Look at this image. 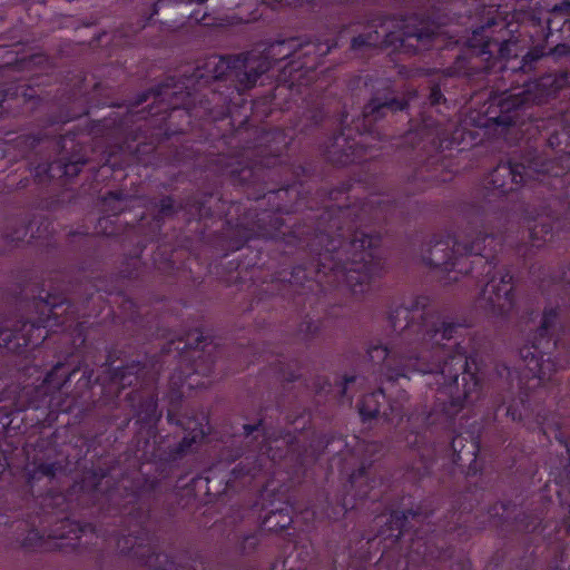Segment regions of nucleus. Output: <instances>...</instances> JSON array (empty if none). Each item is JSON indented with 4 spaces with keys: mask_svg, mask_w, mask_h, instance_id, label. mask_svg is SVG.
<instances>
[{
    "mask_svg": "<svg viewBox=\"0 0 570 570\" xmlns=\"http://www.w3.org/2000/svg\"><path fill=\"white\" fill-rule=\"evenodd\" d=\"M415 37L417 38V40H421L422 39V33H417V35H415Z\"/></svg>",
    "mask_w": 570,
    "mask_h": 570,
    "instance_id": "obj_29",
    "label": "nucleus"
},
{
    "mask_svg": "<svg viewBox=\"0 0 570 570\" xmlns=\"http://www.w3.org/2000/svg\"><path fill=\"white\" fill-rule=\"evenodd\" d=\"M391 411L399 413L401 411V407L399 405L397 406L391 405Z\"/></svg>",
    "mask_w": 570,
    "mask_h": 570,
    "instance_id": "obj_27",
    "label": "nucleus"
},
{
    "mask_svg": "<svg viewBox=\"0 0 570 570\" xmlns=\"http://www.w3.org/2000/svg\"><path fill=\"white\" fill-rule=\"evenodd\" d=\"M114 199H118L117 195L110 194V197L106 199V202H111Z\"/></svg>",
    "mask_w": 570,
    "mask_h": 570,
    "instance_id": "obj_28",
    "label": "nucleus"
},
{
    "mask_svg": "<svg viewBox=\"0 0 570 570\" xmlns=\"http://www.w3.org/2000/svg\"><path fill=\"white\" fill-rule=\"evenodd\" d=\"M498 122L499 124H503V125H508V124H510V118L501 116V117H499V121Z\"/></svg>",
    "mask_w": 570,
    "mask_h": 570,
    "instance_id": "obj_25",
    "label": "nucleus"
},
{
    "mask_svg": "<svg viewBox=\"0 0 570 570\" xmlns=\"http://www.w3.org/2000/svg\"><path fill=\"white\" fill-rule=\"evenodd\" d=\"M186 429L189 430V434L186 435L183 440V448H190L193 443H196L203 440L206 435L205 425L203 422H194L188 421L186 423Z\"/></svg>",
    "mask_w": 570,
    "mask_h": 570,
    "instance_id": "obj_15",
    "label": "nucleus"
},
{
    "mask_svg": "<svg viewBox=\"0 0 570 570\" xmlns=\"http://www.w3.org/2000/svg\"><path fill=\"white\" fill-rule=\"evenodd\" d=\"M542 232V228L541 229H538V226H535L532 230V235L533 237H537L540 233Z\"/></svg>",
    "mask_w": 570,
    "mask_h": 570,
    "instance_id": "obj_26",
    "label": "nucleus"
},
{
    "mask_svg": "<svg viewBox=\"0 0 570 570\" xmlns=\"http://www.w3.org/2000/svg\"><path fill=\"white\" fill-rule=\"evenodd\" d=\"M483 247L479 242H473L471 245L456 243L451 238L435 242L429 249L428 256L424 257L426 264L443 268L444 271H452L460 265V259L456 256L465 254H481Z\"/></svg>",
    "mask_w": 570,
    "mask_h": 570,
    "instance_id": "obj_7",
    "label": "nucleus"
},
{
    "mask_svg": "<svg viewBox=\"0 0 570 570\" xmlns=\"http://www.w3.org/2000/svg\"><path fill=\"white\" fill-rule=\"evenodd\" d=\"M466 355L458 352L445 360L438 376L443 380L454 405L473 403L479 397L480 383L474 373L469 372Z\"/></svg>",
    "mask_w": 570,
    "mask_h": 570,
    "instance_id": "obj_4",
    "label": "nucleus"
},
{
    "mask_svg": "<svg viewBox=\"0 0 570 570\" xmlns=\"http://www.w3.org/2000/svg\"><path fill=\"white\" fill-rule=\"evenodd\" d=\"M363 472H364V468H362V469L358 471V474H357V475H356L355 473H353V474L351 475V483H352V484H354V483L356 482V480H357L358 475L363 474Z\"/></svg>",
    "mask_w": 570,
    "mask_h": 570,
    "instance_id": "obj_23",
    "label": "nucleus"
},
{
    "mask_svg": "<svg viewBox=\"0 0 570 570\" xmlns=\"http://www.w3.org/2000/svg\"><path fill=\"white\" fill-rule=\"evenodd\" d=\"M532 171V167L525 168L521 164H502L491 173L488 184L492 189L505 194L518 189L524 177L530 176Z\"/></svg>",
    "mask_w": 570,
    "mask_h": 570,
    "instance_id": "obj_8",
    "label": "nucleus"
},
{
    "mask_svg": "<svg viewBox=\"0 0 570 570\" xmlns=\"http://www.w3.org/2000/svg\"><path fill=\"white\" fill-rule=\"evenodd\" d=\"M394 42L393 39H389V36H385L384 39H382L380 32L377 30L370 32L366 36H358L355 37L352 41V47L355 49L362 48V47H375L379 45H392Z\"/></svg>",
    "mask_w": 570,
    "mask_h": 570,
    "instance_id": "obj_12",
    "label": "nucleus"
},
{
    "mask_svg": "<svg viewBox=\"0 0 570 570\" xmlns=\"http://www.w3.org/2000/svg\"><path fill=\"white\" fill-rule=\"evenodd\" d=\"M512 276L504 271H495L482 287L478 298L481 308L493 315H503L514 306Z\"/></svg>",
    "mask_w": 570,
    "mask_h": 570,
    "instance_id": "obj_6",
    "label": "nucleus"
},
{
    "mask_svg": "<svg viewBox=\"0 0 570 570\" xmlns=\"http://www.w3.org/2000/svg\"><path fill=\"white\" fill-rule=\"evenodd\" d=\"M45 338L43 328L35 324L24 323L21 334H12L9 330L0 331V346L18 352L21 346L36 345Z\"/></svg>",
    "mask_w": 570,
    "mask_h": 570,
    "instance_id": "obj_9",
    "label": "nucleus"
},
{
    "mask_svg": "<svg viewBox=\"0 0 570 570\" xmlns=\"http://www.w3.org/2000/svg\"><path fill=\"white\" fill-rule=\"evenodd\" d=\"M385 108H392V109H402L403 106L397 104L394 100H391L389 102H380L376 99L372 100L364 109V116L370 117L372 116L374 119L376 118V115L381 114V110Z\"/></svg>",
    "mask_w": 570,
    "mask_h": 570,
    "instance_id": "obj_17",
    "label": "nucleus"
},
{
    "mask_svg": "<svg viewBox=\"0 0 570 570\" xmlns=\"http://www.w3.org/2000/svg\"><path fill=\"white\" fill-rule=\"evenodd\" d=\"M456 330L458 326L452 323L426 316L421 323L406 325L392 347L380 341L370 342L367 355L372 362L383 363L391 377L432 372L429 362L440 356L443 342L453 338Z\"/></svg>",
    "mask_w": 570,
    "mask_h": 570,
    "instance_id": "obj_1",
    "label": "nucleus"
},
{
    "mask_svg": "<svg viewBox=\"0 0 570 570\" xmlns=\"http://www.w3.org/2000/svg\"><path fill=\"white\" fill-rule=\"evenodd\" d=\"M278 4L282 6H296L306 2L307 0H275Z\"/></svg>",
    "mask_w": 570,
    "mask_h": 570,
    "instance_id": "obj_20",
    "label": "nucleus"
},
{
    "mask_svg": "<svg viewBox=\"0 0 570 570\" xmlns=\"http://www.w3.org/2000/svg\"><path fill=\"white\" fill-rule=\"evenodd\" d=\"M206 68L213 78L219 79L225 76L229 68V61L223 57H210L206 61Z\"/></svg>",
    "mask_w": 570,
    "mask_h": 570,
    "instance_id": "obj_16",
    "label": "nucleus"
},
{
    "mask_svg": "<svg viewBox=\"0 0 570 570\" xmlns=\"http://www.w3.org/2000/svg\"><path fill=\"white\" fill-rule=\"evenodd\" d=\"M380 243L376 236L360 234L350 244L352 261L345 267V282L354 294H363L370 282L377 274L379 264L374 262L375 249Z\"/></svg>",
    "mask_w": 570,
    "mask_h": 570,
    "instance_id": "obj_3",
    "label": "nucleus"
},
{
    "mask_svg": "<svg viewBox=\"0 0 570 570\" xmlns=\"http://www.w3.org/2000/svg\"><path fill=\"white\" fill-rule=\"evenodd\" d=\"M487 239H489L488 235H483V234L479 233L472 239L466 240L465 244L471 245L473 242H479L481 244V246L483 247V250L480 255H483L484 250H485L484 242ZM490 240H493V237H490Z\"/></svg>",
    "mask_w": 570,
    "mask_h": 570,
    "instance_id": "obj_19",
    "label": "nucleus"
},
{
    "mask_svg": "<svg viewBox=\"0 0 570 570\" xmlns=\"http://www.w3.org/2000/svg\"><path fill=\"white\" fill-rule=\"evenodd\" d=\"M43 383L48 386H51L52 384V373L48 374L47 377L45 379Z\"/></svg>",
    "mask_w": 570,
    "mask_h": 570,
    "instance_id": "obj_24",
    "label": "nucleus"
},
{
    "mask_svg": "<svg viewBox=\"0 0 570 570\" xmlns=\"http://www.w3.org/2000/svg\"><path fill=\"white\" fill-rule=\"evenodd\" d=\"M272 450H273V448H272V446H269V448H268V450H267V453L269 454V452H271Z\"/></svg>",
    "mask_w": 570,
    "mask_h": 570,
    "instance_id": "obj_31",
    "label": "nucleus"
},
{
    "mask_svg": "<svg viewBox=\"0 0 570 570\" xmlns=\"http://www.w3.org/2000/svg\"><path fill=\"white\" fill-rule=\"evenodd\" d=\"M381 450V445L377 443H367L365 445V451L371 453L372 455Z\"/></svg>",
    "mask_w": 570,
    "mask_h": 570,
    "instance_id": "obj_21",
    "label": "nucleus"
},
{
    "mask_svg": "<svg viewBox=\"0 0 570 570\" xmlns=\"http://www.w3.org/2000/svg\"><path fill=\"white\" fill-rule=\"evenodd\" d=\"M558 311L554 309V308H549V309H546L544 313H543V316H542V323H541V326L544 331H548L549 328H551L557 318H558Z\"/></svg>",
    "mask_w": 570,
    "mask_h": 570,
    "instance_id": "obj_18",
    "label": "nucleus"
},
{
    "mask_svg": "<svg viewBox=\"0 0 570 570\" xmlns=\"http://www.w3.org/2000/svg\"><path fill=\"white\" fill-rule=\"evenodd\" d=\"M271 456H272L273 460L276 459V454L275 453H273Z\"/></svg>",
    "mask_w": 570,
    "mask_h": 570,
    "instance_id": "obj_30",
    "label": "nucleus"
},
{
    "mask_svg": "<svg viewBox=\"0 0 570 570\" xmlns=\"http://www.w3.org/2000/svg\"><path fill=\"white\" fill-rule=\"evenodd\" d=\"M537 83H529L527 88L513 89L509 92H504L502 98L499 100V106L502 112H510L512 109L518 108L530 101H537L538 97L531 92V88L535 87Z\"/></svg>",
    "mask_w": 570,
    "mask_h": 570,
    "instance_id": "obj_11",
    "label": "nucleus"
},
{
    "mask_svg": "<svg viewBox=\"0 0 570 570\" xmlns=\"http://www.w3.org/2000/svg\"><path fill=\"white\" fill-rule=\"evenodd\" d=\"M292 522L288 512L272 511L264 520V525L267 530L278 531L286 529Z\"/></svg>",
    "mask_w": 570,
    "mask_h": 570,
    "instance_id": "obj_13",
    "label": "nucleus"
},
{
    "mask_svg": "<svg viewBox=\"0 0 570 570\" xmlns=\"http://www.w3.org/2000/svg\"><path fill=\"white\" fill-rule=\"evenodd\" d=\"M379 397H384L382 391L364 396L360 404L361 415L367 419L376 416L380 413Z\"/></svg>",
    "mask_w": 570,
    "mask_h": 570,
    "instance_id": "obj_14",
    "label": "nucleus"
},
{
    "mask_svg": "<svg viewBox=\"0 0 570 570\" xmlns=\"http://www.w3.org/2000/svg\"><path fill=\"white\" fill-rule=\"evenodd\" d=\"M67 527L70 528V530H69L70 533L71 532L75 533V537L68 539L69 540L68 542H65L63 534L55 533L52 535V543H51L50 538L45 539L43 535H41L37 530H31L30 532H28V534L23 539L22 546L29 550L51 549V548L52 549H66L69 547L73 548L76 546V543L71 542V541L79 539V537L76 535L75 528L70 523L65 522L61 524V528H63V529Z\"/></svg>",
    "mask_w": 570,
    "mask_h": 570,
    "instance_id": "obj_10",
    "label": "nucleus"
},
{
    "mask_svg": "<svg viewBox=\"0 0 570 570\" xmlns=\"http://www.w3.org/2000/svg\"><path fill=\"white\" fill-rule=\"evenodd\" d=\"M163 570H181V569H178L173 562L166 560V566Z\"/></svg>",
    "mask_w": 570,
    "mask_h": 570,
    "instance_id": "obj_22",
    "label": "nucleus"
},
{
    "mask_svg": "<svg viewBox=\"0 0 570 570\" xmlns=\"http://www.w3.org/2000/svg\"><path fill=\"white\" fill-rule=\"evenodd\" d=\"M554 343L542 336L531 345H524L520 350L524 363L523 377L528 380L529 389H537L551 380L552 374L558 370L557 363L551 358L550 352Z\"/></svg>",
    "mask_w": 570,
    "mask_h": 570,
    "instance_id": "obj_5",
    "label": "nucleus"
},
{
    "mask_svg": "<svg viewBox=\"0 0 570 570\" xmlns=\"http://www.w3.org/2000/svg\"><path fill=\"white\" fill-rule=\"evenodd\" d=\"M328 50L313 42L298 45L295 40L274 43L263 53H249L244 57L243 70L236 75L237 81L243 89H249L262 75L272 69V61L291 58L289 62L282 67L281 80L289 82L291 86L302 85L306 73L316 67L318 57Z\"/></svg>",
    "mask_w": 570,
    "mask_h": 570,
    "instance_id": "obj_2",
    "label": "nucleus"
}]
</instances>
